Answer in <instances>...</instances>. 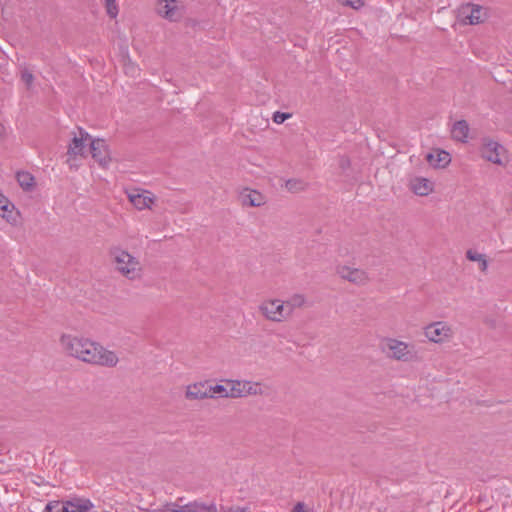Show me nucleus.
Returning a JSON list of instances; mask_svg holds the SVG:
<instances>
[{
    "mask_svg": "<svg viewBox=\"0 0 512 512\" xmlns=\"http://www.w3.org/2000/svg\"><path fill=\"white\" fill-rule=\"evenodd\" d=\"M45 510L46 512H70L68 510V507H66L64 501L62 503H60L59 501L49 502L46 505Z\"/></svg>",
    "mask_w": 512,
    "mask_h": 512,
    "instance_id": "26",
    "label": "nucleus"
},
{
    "mask_svg": "<svg viewBox=\"0 0 512 512\" xmlns=\"http://www.w3.org/2000/svg\"><path fill=\"white\" fill-rule=\"evenodd\" d=\"M20 217V211L8 197L0 191V218L10 225H16Z\"/></svg>",
    "mask_w": 512,
    "mask_h": 512,
    "instance_id": "17",
    "label": "nucleus"
},
{
    "mask_svg": "<svg viewBox=\"0 0 512 512\" xmlns=\"http://www.w3.org/2000/svg\"><path fill=\"white\" fill-rule=\"evenodd\" d=\"M469 124L466 120L456 121L451 128V137L453 140L466 143L469 138Z\"/></svg>",
    "mask_w": 512,
    "mask_h": 512,
    "instance_id": "19",
    "label": "nucleus"
},
{
    "mask_svg": "<svg viewBox=\"0 0 512 512\" xmlns=\"http://www.w3.org/2000/svg\"><path fill=\"white\" fill-rule=\"evenodd\" d=\"M4 135H5V127L0 122V139H2L4 137Z\"/></svg>",
    "mask_w": 512,
    "mask_h": 512,
    "instance_id": "34",
    "label": "nucleus"
},
{
    "mask_svg": "<svg viewBox=\"0 0 512 512\" xmlns=\"http://www.w3.org/2000/svg\"><path fill=\"white\" fill-rule=\"evenodd\" d=\"M292 114L290 113H284V112H280V111H276L274 114H273V121L276 123V124H282L284 121H286L287 119L291 118Z\"/></svg>",
    "mask_w": 512,
    "mask_h": 512,
    "instance_id": "30",
    "label": "nucleus"
},
{
    "mask_svg": "<svg viewBox=\"0 0 512 512\" xmlns=\"http://www.w3.org/2000/svg\"><path fill=\"white\" fill-rule=\"evenodd\" d=\"M481 155L488 162L501 167H505L509 162L508 152L505 147L492 139H484Z\"/></svg>",
    "mask_w": 512,
    "mask_h": 512,
    "instance_id": "9",
    "label": "nucleus"
},
{
    "mask_svg": "<svg viewBox=\"0 0 512 512\" xmlns=\"http://www.w3.org/2000/svg\"><path fill=\"white\" fill-rule=\"evenodd\" d=\"M21 80L26 84L27 89L32 88L34 76L29 70L23 69L21 71Z\"/></svg>",
    "mask_w": 512,
    "mask_h": 512,
    "instance_id": "29",
    "label": "nucleus"
},
{
    "mask_svg": "<svg viewBox=\"0 0 512 512\" xmlns=\"http://www.w3.org/2000/svg\"><path fill=\"white\" fill-rule=\"evenodd\" d=\"M91 136L82 128L78 129L77 133H73L71 142L68 145L67 155L69 159H75L78 156H85V148L90 144Z\"/></svg>",
    "mask_w": 512,
    "mask_h": 512,
    "instance_id": "12",
    "label": "nucleus"
},
{
    "mask_svg": "<svg viewBox=\"0 0 512 512\" xmlns=\"http://www.w3.org/2000/svg\"><path fill=\"white\" fill-rule=\"evenodd\" d=\"M166 512H192L190 504L183 505L178 509H168Z\"/></svg>",
    "mask_w": 512,
    "mask_h": 512,
    "instance_id": "33",
    "label": "nucleus"
},
{
    "mask_svg": "<svg viewBox=\"0 0 512 512\" xmlns=\"http://www.w3.org/2000/svg\"><path fill=\"white\" fill-rule=\"evenodd\" d=\"M466 258L471 262H477L479 264V270L482 273H487L488 271V260L485 254L479 253L476 250L469 249L466 251Z\"/></svg>",
    "mask_w": 512,
    "mask_h": 512,
    "instance_id": "23",
    "label": "nucleus"
},
{
    "mask_svg": "<svg viewBox=\"0 0 512 512\" xmlns=\"http://www.w3.org/2000/svg\"><path fill=\"white\" fill-rule=\"evenodd\" d=\"M427 162L434 168H445L451 162L450 154L441 149H435L426 156Z\"/></svg>",
    "mask_w": 512,
    "mask_h": 512,
    "instance_id": "18",
    "label": "nucleus"
},
{
    "mask_svg": "<svg viewBox=\"0 0 512 512\" xmlns=\"http://www.w3.org/2000/svg\"><path fill=\"white\" fill-rule=\"evenodd\" d=\"M423 335L429 343L443 345L451 342L455 337V328L444 320L433 321L422 329Z\"/></svg>",
    "mask_w": 512,
    "mask_h": 512,
    "instance_id": "6",
    "label": "nucleus"
},
{
    "mask_svg": "<svg viewBox=\"0 0 512 512\" xmlns=\"http://www.w3.org/2000/svg\"><path fill=\"white\" fill-rule=\"evenodd\" d=\"M109 255L114 271L129 281H139L144 275V266L139 257L127 249L114 246L110 248Z\"/></svg>",
    "mask_w": 512,
    "mask_h": 512,
    "instance_id": "2",
    "label": "nucleus"
},
{
    "mask_svg": "<svg viewBox=\"0 0 512 512\" xmlns=\"http://www.w3.org/2000/svg\"><path fill=\"white\" fill-rule=\"evenodd\" d=\"M459 15L463 24L478 25L487 18V11L479 5L467 4L460 8Z\"/></svg>",
    "mask_w": 512,
    "mask_h": 512,
    "instance_id": "11",
    "label": "nucleus"
},
{
    "mask_svg": "<svg viewBox=\"0 0 512 512\" xmlns=\"http://www.w3.org/2000/svg\"><path fill=\"white\" fill-rule=\"evenodd\" d=\"M408 188L417 196L427 197L434 193L435 183L427 177L412 176L408 181Z\"/></svg>",
    "mask_w": 512,
    "mask_h": 512,
    "instance_id": "13",
    "label": "nucleus"
},
{
    "mask_svg": "<svg viewBox=\"0 0 512 512\" xmlns=\"http://www.w3.org/2000/svg\"><path fill=\"white\" fill-rule=\"evenodd\" d=\"M340 5L353 10H360L365 5V0H336Z\"/></svg>",
    "mask_w": 512,
    "mask_h": 512,
    "instance_id": "27",
    "label": "nucleus"
},
{
    "mask_svg": "<svg viewBox=\"0 0 512 512\" xmlns=\"http://www.w3.org/2000/svg\"><path fill=\"white\" fill-rule=\"evenodd\" d=\"M208 394L211 395L209 396V399H213L216 397L233 398V396L231 395V387L227 386V384L211 385L208 382Z\"/></svg>",
    "mask_w": 512,
    "mask_h": 512,
    "instance_id": "24",
    "label": "nucleus"
},
{
    "mask_svg": "<svg viewBox=\"0 0 512 512\" xmlns=\"http://www.w3.org/2000/svg\"><path fill=\"white\" fill-rule=\"evenodd\" d=\"M335 273L341 281L355 287H366L372 282V276L368 270L346 263L338 264Z\"/></svg>",
    "mask_w": 512,
    "mask_h": 512,
    "instance_id": "7",
    "label": "nucleus"
},
{
    "mask_svg": "<svg viewBox=\"0 0 512 512\" xmlns=\"http://www.w3.org/2000/svg\"><path fill=\"white\" fill-rule=\"evenodd\" d=\"M227 386L231 387L233 398H247L264 396L267 394L268 387L260 382L247 379H224Z\"/></svg>",
    "mask_w": 512,
    "mask_h": 512,
    "instance_id": "5",
    "label": "nucleus"
},
{
    "mask_svg": "<svg viewBox=\"0 0 512 512\" xmlns=\"http://www.w3.org/2000/svg\"><path fill=\"white\" fill-rule=\"evenodd\" d=\"M381 351L385 356L398 363H415L421 359L414 343L396 337H385L381 342Z\"/></svg>",
    "mask_w": 512,
    "mask_h": 512,
    "instance_id": "3",
    "label": "nucleus"
},
{
    "mask_svg": "<svg viewBox=\"0 0 512 512\" xmlns=\"http://www.w3.org/2000/svg\"><path fill=\"white\" fill-rule=\"evenodd\" d=\"M155 14L170 23H178L185 16V5L180 0H155Z\"/></svg>",
    "mask_w": 512,
    "mask_h": 512,
    "instance_id": "8",
    "label": "nucleus"
},
{
    "mask_svg": "<svg viewBox=\"0 0 512 512\" xmlns=\"http://www.w3.org/2000/svg\"><path fill=\"white\" fill-rule=\"evenodd\" d=\"M64 503L70 512H88L94 507L89 499L82 497H73Z\"/></svg>",
    "mask_w": 512,
    "mask_h": 512,
    "instance_id": "20",
    "label": "nucleus"
},
{
    "mask_svg": "<svg viewBox=\"0 0 512 512\" xmlns=\"http://www.w3.org/2000/svg\"><path fill=\"white\" fill-rule=\"evenodd\" d=\"M339 166L342 170H347L351 167V161L347 156H342L339 159Z\"/></svg>",
    "mask_w": 512,
    "mask_h": 512,
    "instance_id": "31",
    "label": "nucleus"
},
{
    "mask_svg": "<svg viewBox=\"0 0 512 512\" xmlns=\"http://www.w3.org/2000/svg\"><path fill=\"white\" fill-rule=\"evenodd\" d=\"M239 201L243 207H261L266 204L267 198L260 191L246 187L239 193Z\"/></svg>",
    "mask_w": 512,
    "mask_h": 512,
    "instance_id": "16",
    "label": "nucleus"
},
{
    "mask_svg": "<svg viewBox=\"0 0 512 512\" xmlns=\"http://www.w3.org/2000/svg\"><path fill=\"white\" fill-rule=\"evenodd\" d=\"M208 381H197L190 383L184 388V397L187 401H203L209 399Z\"/></svg>",
    "mask_w": 512,
    "mask_h": 512,
    "instance_id": "15",
    "label": "nucleus"
},
{
    "mask_svg": "<svg viewBox=\"0 0 512 512\" xmlns=\"http://www.w3.org/2000/svg\"><path fill=\"white\" fill-rule=\"evenodd\" d=\"M90 153L92 158L102 167H107L111 162L108 145L103 139H91Z\"/></svg>",
    "mask_w": 512,
    "mask_h": 512,
    "instance_id": "14",
    "label": "nucleus"
},
{
    "mask_svg": "<svg viewBox=\"0 0 512 512\" xmlns=\"http://www.w3.org/2000/svg\"><path fill=\"white\" fill-rule=\"evenodd\" d=\"M287 310L284 300L280 298H265L257 306L259 315L265 321L275 324H281L290 320Z\"/></svg>",
    "mask_w": 512,
    "mask_h": 512,
    "instance_id": "4",
    "label": "nucleus"
},
{
    "mask_svg": "<svg viewBox=\"0 0 512 512\" xmlns=\"http://www.w3.org/2000/svg\"><path fill=\"white\" fill-rule=\"evenodd\" d=\"M105 5H106L107 14L111 18H116L117 14H118L116 0H105Z\"/></svg>",
    "mask_w": 512,
    "mask_h": 512,
    "instance_id": "28",
    "label": "nucleus"
},
{
    "mask_svg": "<svg viewBox=\"0 0 512 512\" xmlns=\"http://www.w3.org/2000/svg\"><path fill=\"white\" fill-rule=\"evenodd\" d=\"M130 204L139 212L152 211L157 202V197L149 190L132 188L125 191Z\"/></svg>",
    "mask_w": 512,
    "mask_h": 512,
    "instance_id": "10",
    "label": "nucleus"
},
{
    "mask_svg": "<svg viewBox=\"0 0 512 512\" xmlns=\"http://www.w3.org/2000/svg\"><path fill=\"white\" fill-rule=\"evenodd\" d=\"M59 343L68 357L88 365L112 368L119 362L116 352L83 335L63 333Z\"/></svg>",
    "mask_w": 512,
    "mask_h": 512,
    "instance_id": "1",
    "label": "nucleus"
},
{
    "mask_svg": "<svg viewBox=\"0 0 512 512\" xmlns=\"http://www.w3.org/2000/svg\"><path fill=\"white\" fill-rule=\"evenodd\" d=\"M284 304L285 308L288 309L287 313H289V318L291 319L296 309H301L306 306L307 298L304 294L295 293L287 300H284Z\"/></svg>",
    "mask_w": 512,
    "mask_h": 512,
    "instance_id": "21",
    "label": "nucleus"
},
{
    "mask_svg": "<svg viewBox=\"0 0 512 512\" xmlns=\"http://www.w3.org/2000/svg\"><path fill=\"white\" fill-rule=\"evenodd\" d=\"M291 512H313L312 510H306V506L303 502H298Z\"/></svg>",
    "mask_w": 512,
    "mask_h": 512,
    "instance_id": "32",
    "label": "nucleus"
},
{
    "mask_svg": "<svg viewBox=\"0 0 512 512\" xmlns=\"http://www.w3.org/2000/svg\"><path fill=\"white\" fill-rule=\"evenodd\" d=\"M309 184L301 178H291L285 181V189L293 194L301 193L307 190Z\"/></svg>",
    "mask_w": 512,
    "mask_h": 512,
    "instance_id": "25",
    "label": "nucleus"
},
{
    "mask_svg": "<svg viewBox=\"0 0 512 512\" xmlns=\"http://www.w3.org/2000/svg\"><path fill=\"white\" fill-rule=\"evenodd\" d=\"M16 180H17L19 186L25 192H32L36 188V179L28 171H18L16 173Z\"/></svg>",
    "mask_w": 512,
    "mask_h": 512,
    "instance_id": "22",
    "label": "nucleus"
}]
</instances>
